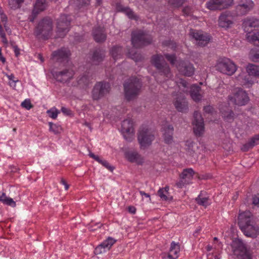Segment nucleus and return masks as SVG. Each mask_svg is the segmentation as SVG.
I'll use <instances>...</instances> for the list:
<instances>
[{
  "instance_id": "obj_1",
  "label": "nucleus",
  "mask_w": 259,
  "mask_h": 259,
  "mask_svg": "<svg viewBox=\"0 0 259 259\" xmlns=\"http://www.w3.org/2000/svg\"><path fill=\"white\" fill-rule=\"evenodd\" d=\"M238 224L245 236L254 238L258 235L259 227L253 220L250 211H245L240 213Z\"/></svg>"
},
{
  "instance_id": "obj_2",
  "label": "nucleus",
  "mask_w": 259,
  "mask_h": 259,
  "mask_svg": "<svg viewBox=\"0 0 259 259\" xmlns=\"http://www.w3.org/2000/svg\"><path fill=\"white\" fill-rule=\"evenodd\" d=\"M53 30V20L47 17L38 22L34 28V34L39 39L47 40L52 36Z\"/></svg>"
},
{
  "instance_id": "obj_3",
  "label": "nucleus",
  "mask_w": 259,
  "mask_h": 259,
  "mask_svg": "<svg viewBox=\"0 0 259 259\" xmlns=\"http://www.w3.org/2000/svg\"><path fill=\"white\" fill-rule=\"evenodd\" d=\"M142 86L140 79L135 77H131L123 84L125 99L130 101L136 99L140 94Z\"/></svg>"
},
{
  "instance_id": "obj_4",
  "label": "nucleus",
  "mask_w": 259,
  "mask_h": 259,
  "mask_svg": "<svg viewBox=\"0 0 259 259\" xmlns=\"http://www.w3.org/2000/svg\"><path fill=\"white\" fill-rule=\"evenodd\" d=\"M151 63L155 66L158 73L161 75H164L167 78H170L172 76L170 68L164 60L162 55H153L151 58Z\"/></svg>"
},
{
  "instance_id": "obj_5",
  "label": "nucleus",
  "mask_w": 259,
  "mask_h": 259,
  "mask_svg": "<svg viewBox=\"0 0 259 259\" xmlns=\"http://www.w3.org/2000/svg\"><path fill=\"white\" fill-rule=\"evenodd\" d=\"M152 38L147 33L139 30L132 33V43L136 48H140L151 43Z\"/></svg>"
},
{
  "instance_id": "obj_6",
  "label": "nucleus",
  "mask_w": 259,
  "mask_h": 259,
  "mask_svg": "<svg viewBox=\"0 0 259 259\" xmlns=\"http://www.w3.org/2000/svg\"><path fill=\"white\" fill-rule=\"evenodd\" d=\"M71 18L69 15H61L57 20V36L64 37L69 31L70 28Z\"/></svg>"
},
{
  "instance_id": "obj_7",
  "label": "nucleus",
  "mask_w": 259,
  "mask_h": 259,
  "mask_svg": "<svg viewBox=\"0 0 259 259\" xmlns=\"http://www.w3.org/2000/svg\"><path fill=\"white\" fill-rule=\"evenodd\" d=\"M215 67L219 71L228 75H233L237 70L236 65L226 58L219 59Z\"/></svg>"
},
{
  "instance_id": "obj_8",
  "label": "nucleus",
  "mask_w": 259,
  "mask_h": 259,
  "mask_svg": "<svg viewBox=\"0 0 259 259\" xmlns=\"http://www.w3.org/2000/svg\"><path fill=\"white\" fill-rule=\"evenodd\" d=\"M110 90V85L108 82H98L95 85L92 91L94 100H98L108 94Z\"/></svg>"
},
{
  "instance_id": "obj_9",
  "label": "nucleus",
  "mask_w": 259,
  "mask_h": 259,
  "mask_svg": "<svg viewBox=\"0 0 259 259\" xmlns=\"http://www.w3.org/2000/svg\"><path fill=\"white\" fill-rule=\"evenodd\" d=\"M154 139V135L147 127H143L140 128L138 140L142 147L146 148L149 146Z\"/></svg>"
},
{
  "instance_id": "obj_10",
  "label": "nucleus",
  "mask_w": 259,
  "mask_h": 259,
  "mask_svg": "<svg viewBox=\"0 0 259 259\" xmlns=\"http://www.w3.org/2000/svg\"><path fill=\"white\" fill-rule=\"evenodd\" d=\"M228 99L235 104L239 106L245 105L249 100L247 93L241 88L234 90L233 96H229Z\"/></svg>"
},
{
  "instance_id": "obj_11",
  "label": "nucleus",
  "mask_w": 259,
  "mask_h": 259,
  "mask_svg": "<svg viewBox=\"0 0 259 259\" xmlns=\"http://www.w3.org/2000/svg\"><path fill=\"white\" fill-rule=\"evenodd\" d=\"M233 1V0H209L206 3V7L211 11H221L232 6Z\"/></svg>"
},
{
  "instance_id": "obj_12",
  "label": "nucleus",
  "mask_w": 259,
  "mask_h": 259,
  "mask_svg": "<svg viewBox=\"0 0 259 259\" xmlns=\"http://www.w3.org/2000/svg\"><path fill=\"white\" fill-rule=\"evenodd\" d=\"M254 7V4L252 0H241L236 7L235 11L237 16H243L249 13Z\"/></svg>"
},
{
  "instance_id": "obj_13",
  "label": "nucleus",
  "mask_w": 259,
  "mask_h": 259,
  "mask_svg": "<svg viewBox=\"0 0 259 259\" xmlns=\"http://www.w3.org/2000/svg\"><path fill=\"white\" fill-rule=\"evenodd\" d=\"M189 34L197 41V44L200 47H204L210 39V36L209 35L204 34L202 31L195 29H191Z\"/></svg>"
},
{
  "instance_id": "obj_14",
  "label": "nucleus",
  "mask_w": 259,
  "mask_h": 259,
  "mask_svg": "<svg viewBox=\"0 0 259 259\" xmlns=\"http://www.w3.org/2000/svg\"><path fill=\"white\" fill-rule=\"evenodd\" d=\"M194 125L193 131L197 136H201L204 132V121L201 114L198 111H195L193 114Z\"/></svg>"
},
{
  "instance_id": "obj_15",
  "label": "nucleus",
  "mask_w": 259,
  "mask_h": 259,
  "mask_svg": "<svg viewBox=\"0 0 259 259\" xmlns=\"http://www.w3.org/2000/svg\"><path fill=\"white\" fill-rule=\"evenodd\" d=\"M194 171L191 168H186L180 176V180L176 184L179 188H182L185 185L189 184L193 178Z\"/></svg>"
},
{
  "instance_id": "obj_16",
  "label": "nucleus",
  "mask_w": 259,
  "mask_h": 259,
  "mask_svg": "<svg viewBox=\"0 0 259 259\" xmlns=\"http://www.w3.org/2000/svg\"><path fill=\"white\" fill-rule=\"evenodd\" d=\"M74 71L70 69H65L53 73V77L60 82H67L72 79L74 76Z\"/></svg>"
},
{
  "instance_id": "obj_17",
  "label": "nucleus",
  "mask_w": 259,
  "mask_h": 259,
  "mask_svg": "<svg viewBox=\"0 0 259 259\" xmlns=\"http://www.w3.org/2000/svg\"><path fill=\"white\" fill-rule=\"evenodd\" d=\"M70 55V51L65 48H62L52 53L53 59L58 62H68Z\"/></svg>"
},
{
  "instance_id": "obj_18",
  "label": "nucleus",
  "mask_w": 259,
  "mask_h": 259,
  "mask_svg": "<svg viewBox=\"0 0 259 259\" xmlns=\"http://www.w3.org/2000/svg\"><path fill=\"white\" fill-rule=\"evenodd\" d=\"M177 67L179 71L185 76H191L194 74L193 65L189 62L180 61L177 65Z\"/></svg>"
},
{
  "instance_id": "obj_19",
  "label": "nucleus",
  "mask_w": 259,
  "mask_h": 259,
  "mask_svg": "<svg viewBox=\"0 0 259 259\" xmlns=\"http://www.w3.org/2000/svg\"><path fill=\"white\" fill-rule=\"evenodd\" d=\"M236 80L239 84L245 88H250L254 83L249 74L244 71L241 72L236 76Z\"/></svg>"
},
{
  "instance_id": "obj_20",
  "label": "nucleus",
  "mask_w": 259,
  "mask_h": 259,
  "mask_svg": "<svg viewBox=\"0 0 259 259\" xmlns=\"http://www.w3.org/2000/svg\"><path fill=\"white\" fill-rule=\"evenodd\" d=\"M92 35L95 41L98 43L104 42L107 38L105 29L100 26L96 27L93 28Z\"/></svg>"
},
{
  "instance_id": "obj_21",
  "label": "nucleus",
  "mask_w": 259,
  "mask_h": 259,
  "mask_svg": "<svg viewBox=\"0 0 259 259\" xmlns=\"http://www.w3.org/2000/svg\"><path fill=\"white\" fill-rule=\"evenodd\" d=\"M105 57V51L103 49H97L93 53L92 62L94 65H99L104 60Z\"/></svg>"
},
{
  "instance_id": "obj_22",
  "label": "nucleus",
  "mask_w": 259,
  "mask_h": 259,
  "mask_svg": "<svg viewBox=\"0 0 259 259\" xmlns=\"http://www.w3.org/2000/svg\"><path fill=\"white\" fill-rule=\"evenodd\" d=\"M219 25L223 28H229L233 24V17L226 13L222 14L219 18Z\"/></svg>"
},
{
  "instance_id": "obj_23",
  "label": "nucleus",
  "mask_w": 259,
  "mask_h": 259,
  "mask_svg": "<svg viewBox=\"0 0 259 259\" xmlns=\"http://www.w3.org/2000/svg\"><path fill=\"white\" fill-rule=\"evenodd\" d=\"M174 105L179 112H186L188 109V103L183 97H178L174 102Z\"/></svg>"
},
{
  "instance_id": "obj_24",
  "label": "nucleus",
  "mask_w": 259,
  "mask_h": 259,
  "mask_svg": "<svg viewBox=\"0 0 259 259\" xmlns=\"http://www.w3.org/2000/svg\"><path fill=\"white\" fill-rule=\"evenodd\" d=\"M187 154L191 157L196 156V151L198 149V146L194 142L191 140H187L185 143Z\"/></svg>"
},
{
  "instance_id": "obj_25",
  "label": "nucleus",
  "mask_w": 259,
  "mask_h": 259,
  "mask_svg": "<svg viewBox=\"0 0 259 259\" xmlns=\"http://www.w3.org/2000/svg\"><path fill=\"white\" fill-rule=\"evenodd\" d=\"M200 92L201 88L198 85L193 84L191 87L190 94L194 101L197 102L201 99L202 95Z\"/></svg>"
},
{
  "instance_id": "obj_26",
  "label": "nucleus",
  "mask_w": 259,
  "mask_h": 259,
  "mask_svg": "<svg viewBox=\"0 0 259 259\" xmlns=\"http://www.w3.org/2000/svg\"><path fill=\"white\" fill-rule=\"evenodd\" d=\"M220 111L223 118L226 121L231 122L234 120V113L229 107L226 106L224 108H221Z\"/></svg>"
},
{
  "instance_id": "obj_27",
  "label": "nucleus",
  "mask_w": 259,
  "mask_h": 259,
  "mask_svg": "<svg viewBox=\"0 0 259 259\" xmlns=\"http://www.w3.org/2000/svg\"><path fill=\"white\" fill-rule=\"evenodd\" d=\"M180 245L179 243H176L172 242L170 244L169 252L168 254V257L169 259H177L178 257V253L180 251Z\"/></svg>"
},
{
  "instance_id": "obj_28",
  "label": "nucleus",
  "mask_w": 259,
  "mask_h": 259,
  "mask_svg": "<svg viewBox=\"0 0 259 259\" xmlns=\"http://www.w3.org/2000/svg\"><path fill=\"white\" fill-rule=\"evenodd\" d=\"M174 127L171 125H168L165 129L164 133V141L167 144L171 143L173 140Z\"/></svg>"
},
{
  "instance_id": "obj_29",
  "label": "nucleus",
  "mask_w": 259,
  "mask_h": 259,
  "mask_svg": "<svg viewBox=\"0 0 259 259\" xmlns=\"http://www.w3.org/2000/svg\"><path fill=\"white\" fill-rule=\"evenodd\" d=\"M246 70L249 76H253L259 78V66L249 64L246 67Z\"/></svg>"
},
{
  "instance_id": "obj_30",
  "label": "nucleus",
  "mask_w": 259,
  "mask_h": 259,
  "mask_svg": "<svg viewBox=\"0 0 259 259\" xmlns=\"http://www.w3.org/2000/svg\"><path fill=\"white\" fill-rule=\"evenodd\" d=\"M110 53L113 59L116 60L121 57L123 52L121 47L115 46L111 48Z\"/></svg>"
},
{
  "instance_id": "obj_31",
  "label": "nucleus",
  "mask_w": 259,
  "mask_h": 259,
  "mask_svg": "<svg viewBox=\"0 0 259 259\" xmlns=\"http://www.w3.org/2000/svg\"><path fill=\"white\" fill-rule=\"evenodd\" d=\"M89 156L99 163H101L110 171H112L113 170L114 168V167L110 166L109 163L106 160L101 159L98 156L95 155L92 152H90Z\"/></svg>"
},
{
  "instance_id": "obj_32",
  "label": "nucleus",
  "mask_w": 259,
  "mask_h": 259,
  "mask_svg": "<svg viewBox=\"0 0 259 259\" xmlns=\"http://www.w3.org/2000/svg\"><path fill=\"white\" fill-rule=\"evenodd\" d=\"M0 202H2L5 205L13 207H15L16 205L15 201H14L12 198L7 197L5 193H3L0 196Z\"/></svg>"
},
{
  "instance_id": "obj_33",
  "label": "nucleus",
  "mask_w": 259,
  "mask_h": 259,
  "mask_svg": "<svg viewBox=\"0 0 259 259\" xmlns=\"http://www.w3.org/2000/svg\"><path fill=\"white\" fill-rule=\"evenodd\" d=\"M46 7V0H36L34 5L33 14H37L39 12L44 11Z\"/></svg>"
},
{
  "instance_id": "obj_34",
  "label": "nucleus",
  "mask_w": 259,
  "mask_h": 259,
  "mask_svg": "<svg viewBox=\"0 0 259 259\" xmlns=\"http://www.w3.org/2000/svg\"><path fill=\"white\" fill-rule=\"evenodd\" d=\"M121 126L123 133H130L134 131L133 122L130 119L124 120L122 122Z\"/></svg>"
},
{
  "instance_id": "obj_35",
  "label": "nucleus",
  "mask_w": 259,
  "mask_h": 259,
  "mask_svg": "<svg viewBox=\"0 0 259 259\" xmlns=\"http://www.w3.org/2000/svg\"><path fill=\"white\" fill-rule=\"evenodd\" d=\"M119 11L124 13L129 18L137 20L138 17L135 14L134 11L128 7H118Z\"/></svg>"
},
{
  "instance_id": "obj_36",
  "label": "nucleus",
  "mask_w": 259,
  "mask_h": 259,
  "mask_svg": "<svg viewBox=\"0 0 259 259\" xmlns=\"http://www.w3.org/2000/svg\"><path fill=\"white\" fill-rule=\"evenodd\" d=\"M126 158L132 162H138L141 159V156L137 152H129L126 154Z\"/></svg>"
},
{
  "instance_id": "obj_37",
  "label": "nucleus",
  "mask_w": 259,
  "mask_h": 259,
  "mask_svg": "<svg viewBox=\"0 0 259 259\" xmlns=\"http://www.w3.org/2000/svg\"><path fill=\"white\" fill-rule=\"evenodd\" d=\"M90 80V77L88 74L84 73L77 78V83L81 86L88 84Z\"/></svg>"
},
{
  "instance_id": "obj_38",
  "label": "nucleus",
  "mask_w": 259,
  "mask_h": 259,
  "mask_svg": "<svg viewBox=\"0 0 259 259\" xmlns=\"http://www.w3.org/2000/svg\"><path fill=\"white\" fill-rule=\"evenodd\" d=\"M116 240L114 238L109 237L106 240L103 241L101 244L104 248L109 250L111 246L116 242Z\"/></svg>"
},
{
  "instance_id": "obj_39",
  "label": "nucleus",
  "mask_w": 259,
  "mask_h": 259,
  "mask_svg": "<svg viewBox=\"0 0 259 259\" xmlns=\"http://www.w3.org/2000/svg\"><path fill=\"white\" fill-rule=\"evenodd\" d=\"M9 6L11 9L20 8L21 5L24 3V0H8Z\"/></svg>"
},
{
  "instance_id": "obj_40",
  "label": "nucleus",
  "mask_w": 259,
  "mask_h": 259,
  "mask_svg": "<svg viewBox=\"0 0 259 259\" xmlns=\"http://www.w3.org/2000/svg\"><path fill=\"white\" fill-rule=\"evenodd\" d=\"M244 25L245 28L255 27L258 25V21L256 19H247L244 22Z\"/></svg>"
},
{
  "instance_id": "obj_41",
  "label": "nucleus",
  "mask_w": 259,
  "mask_h": 259,
  "mask_svg": "<svg viewBox=\"0 0 259 259\" xmlns=\"http://www.w3.org/2000/svg\"><path fill=\"white\" fill-rule=\"evenodd\" d=\"M49 124L50 126V131L54 133L55 134H58L62 131V127L60 125L54 124L51 122H50Z\"/></svg>"
},
{
  "instance_id": "obj_42",
  "label": "nucleus",
  "mask_w": 259,
  "mask_h": 259,
  "mask_svg": "<svg viewBox=\"0 0 259 259\" xmlns=\"http://www.w3.org/2000/svg\"><path fill=\"white\" fill-rule=\"evenodd\" d=\"M195 200L197 204L199 205L206 207L209 205L208 200V199L207 197H201V195H199L196 199Z\"/></svg>"
},
{
  "instance_id": "obj_43",
  "label": "nucleus",
  "mask_w": 259,
  "mask_h": 259,
  "mask_svg": "<svg viewBox=\"0 0 259 259\" xmlns=\"http://www.w3.org/2000/svg\"><path fill=\"white\" fill-rule=\"evenodd\" d=\"M169 5L174 8H179L181 7L186 1V0H167Z\"/></svg>"
},
{
  "instance_id": "obj_44",
  "label": "nucleus",
  "mask_w": 259,
  "mask_h": 259,
  "mask_svg": "<svg viewBox=\"0 0 259 259\" xmlns=\"http://www.w3.org/2000/svg\"><path fill=\"white\" fill-rule=\"evenodd\" d=\"M247 40L249 41L254 42L256 41L259 42V31L253 33H249L247 37Z\"/></svg>"
},
{
  "instance_id": "obj_45",
  "label": "nucleus",
  "mask_w": 259,
  "mask_h": 259,
  "mask_svg": "<svg viewBox=\"0 0 259 259\" xmlns=\"http://www.w3.org/2000/svg\"><path fill=\"white\" fill-rule=\"evenodd\" d=\"M129 57L133 60H135V62L141 61L143 59L142 55L137 53L132 54V52H130Z\"/></svg>"
},
{
  "instance_id": "obj_46",
  "label": "nucleus",
  "mask_w": 259,
  "mask_h": 259,
  "mask_svg": "<svg viewBox=\"0 0 259 259\" xmlns=\"http://www.w3.org/2000/svg\"><path fill=\"white\" fill-rule=\"evenodd\" d=\"M47 113L50 117L53 119H56L58 113H59V111L56 109H51L47 111Z\"/></svg>"
},
{
  "instance_id": "obj_47",
  "label": "nucleus",
  "mask_w": 259,
  "mask_h": 259,
  "mask_svg": "<svg viewBox=\"0 0 259 259\" xmlns=\"http://www.w3.org/2000/svg\"><path fill=\"white\" fill-rule=\"evenodd\" d=\"M167 194L165 193L163 189H160L158 191V195L159 196L164 200H168L172 199L171 197L170 199L166 196Z\"/></svg>"
},
{
  "instance_id": "obj_48",
  "label": "nucleus",
  "mask_w": 259,
  "mask_h": 259,
  "mask_svg": "<svg viewBox=\"0 0 259 259\" xmlns=\"http://www.w3.org/2000/svg\"><path fill=\"white\" fill-rule=\"evenodd\" d=\"M75 4L78 7H82L83 6L89 5L90 0H73Z\"/></svg>"
},
{
  "instance_id": "obj_49",
  "label": "nucleus",
  "mask_w": 259,
  "mask_h": 259,
  "mask_svg": "<svg viewBox=\"0 0 259 259\" xmlns=\"http://www.w3.org/2000/svg\"><path fill=\"white\" fill-rule=\"evenodd\" d=\"M258 141H259V134L254 136L248 141V142L252 145V146L253 147L255 145H256L258 144Z\"/></svg>"
},
{
  "instance_id": "obj_50",
  "label": "nucleus",
  "mask_w": 259,
  "mask_h": 259,
  "mask_svg": "<svg viewBox=\"0 0 259 259\" xmlns=\"http://www.w3.org/2000/svg\"><path fill=\"white\" fill-rule=\"evenodd\" d=\"M165 57L166 58V59L169 61V62L172 64H175L176 61V55L174 54L170 55L168 54H166L164 55Z\"/></svg>"
},
{
  "instance_id": "obj_51",
  "label": "nucleus",
  "mask_w": 259,
  "mask_h": 259,
  "mask_svg": "<svg viewBox=\"0 0 259 259\" xmlns=\"http://www.w3.org/2000/svg\"><path fill=\"white\" fill-rule=\"evenodd\" d=\"M21 106L23 108H26L27 110L30 109L31 108H32L33 105L30 102V101L29 100H25L21 103Z\"/></svg>"
},
{
  "instance_id": "obj_52",
  "label": "nucleus",
  "mask_w": 259,
  "mask_h": 259,
  "mask_svg": "<svg viewBox=\"0 0 259 259\" xmlns=\"http://www.w3.org/2000/svg\"><path fill=\"white\" fill-rule=\"evenodd\" d=\"M105 251V248H104V247L102 246V245L100 244L98 246H97L95 249L94 252L95 254H100L102 253L103 252H104Z\"/></svg>"
},
{
  "instance_id": "obj_53",
  "label": "nucleus",
  "mask_w": 259,
  "mask_h": 259,
  "mask_svg": "<svg viewBox=\"0 0 259 259\" xmlns=\"http://www.w3.org/2000/svg\"><path fill=\"white\" fill-rule=\"evenodd\" d=\"M124 139L128 142H131L134 139L133 132L130 133H123Z\"/></svg>"
},
{
  "instance_id": "obj_54",
  "label": "nucleus",
  "mask_w": 259,
  "mask_h": 259,
  "mask_svg": "<svg viewBox=\"0 0 259 259\" xmlns=\"http://www.w3.org/2000/svg\"><path fill=\"white\" fill-rule=\"evenodd\" d=\"M182 12L185 15H190L193 12L192 8L190 6H186L183 9Z\"/></svg>"
},
{
  "instance_id": "obj_55",
  "label": "nucleus",
  "mask_w": 259,
  "mask_h": 259,
  "mask_svg": "<svg viewBox=\"0 0 259 259\" xmlns=\"http://www.w3.org/2000/svg\"><path fill=\"white\" fill-rule=\"evenodd\" d=\"M252 148V145L248 141V142L242 146L241 149L243 152H246Z\"/></svg>"
},
{
  "instance_id": "obj_56",
  "label": "nucleus",
  "mask_w": 259,
  "mask_h": 259,
  "mask_svg": "<svg viewBox=\"0 0 259 259\" xmlns=\"http://www.w3.org/2000/svg\"><path fill=\"white\" fill-rule=\"evenodd\" d=\"M252 59L253 61L259 62V52L254 53L253 51L251 52Z\"/></svg>"
},
{
  "instance_id": "obj_57",
  "label": "nucleus",
  "mask_w": 259,
  "mask_h": 259,
  "mask_svg": "<svg viewBox=\"0 0 259 259\" xmlns=\"http://www.w3.org/2000/svg\"><path fill=\"white\" fill-rule=\"evenodd\" d=\"M252 203L255 205L259 206V194L254 195L252 198Z\"/></svg>"
},
{
  "instance_id": "obj_58",
  "label": "nucleus",
  "mask_w": 259,
  "mask_h": 259,
  "mask_svg": "<svg viewBox=\"0 0 259 259\" xmlns=\"http://www.w3.org/2000/svg\"><path fill=\"white\" fill-rule=\"evenodd\" d=\"M203 110L205 111V112L207 113H210L213 111V107L211 106H204Z\"/></svg>"
},
{
  "instance_id": "obj_59",
  "label": "nucleus",
  "mask_w": 259,
  "mask_h": 259,
  "mask_svg": "<svg viewBox=\"0 0 259 259\" xmlns=\"http://www.w3.org/2000/svg\"><path fill=\"white\" fill-rule=\"evenodd\" d=\"M179 83L180 85H182L184 88H187L188 87V82L183 79H180Z\"/></svg>"
},
{
  "instance_id": "obj_60",
  "label": "nucleus",
  "mask_w": 259,
  "mask_h": 259,
  "mask_svg": "<svg viewBox=\"0 0 259 259\" xmlns=\"http://www.w3.org/2000/svg\"><path fill=\"white\" fill-rule=\"evenodd\" d=\"M13 48L14 49V51L15 54V55L16 57H18L19 55L20 54V50L18 48L17 46H13Z\"/></svg>"
},
{
  "instance_id": "obj_61",
  "label": "nucleus",
  "mask_w": 259,
  "mask_h": 259,
  "mask_svg": "<svg viewBox=\"0 0 259 259\" xmlns=\"http://www.w3.org/2000/svg\"><path fill=\"white\" fill-rule=\"evenodd\" d=\"M128 210L130 212L135 214L136 211V208L133 206H130L128 207Z\"/></svg>"
},
{
  "instance_id": "obj_62",
  "label": "nucleus",
  "mask_w": 259,
  "mask_h": 259,
  "mask_svg": "<svg viewBox=\"0 0 259 259\" xmlns=\"http://www.w3.org/2000/svg\"><path fill=\"white\" fill-rule=\"evenodd\" d=\"M61 111L63 113L66 114L67 115H69L70 112V110H69L67 108L64 107H62Z\"/></svg>"
},
{
  "instance_id": "obj_63",
  "label": "nucleus",
  "mask_w": 259,
  "mask_h": 259,
  "mask_svg": "<svg viewBox=\"0 0 259 259\" xmlns=\"http://www.w3.org/2000/svg\"><path fill=\"white\" fill-rule=\"evenodd\" d=\"M140 194L142 195V196H143L144 195L145 196H146V197L147 198H150V195L148 193H145V192L144 191H140Z\"/></svg>"
},
{
  "instance_id": "obj_64",
  "label": "nucleus",
  "mask_w": 259,
  "mask_h": 259,
  "mask_svg": "<svg viewBox=\"0 0 259 259\" xmlns=\"http://www.w3.org/2000/svg\"><path fill=\"white\" fill-rule=\"evenodd\" d=\"M8 77H9V79H10V80H12L13 82H16L18 81V80H14L13 79H14V76L13 74H11V75H9V76H8Z\"/></svg>"
}]
</instances>
